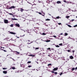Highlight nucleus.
I'll return each mask as SVG.
<instances>
[{
  "instance_id": "13",
  "label": "nucleus",
  "mask_w": 77,
  "mask_h": 77,
  "mask_svg": "<svg viewBox=\"0 0 77 77\" xmlns=\"http://www.w3.org/2000/svg\"><path fill=\"white\" fill-rule=\"evenodd\" d=\"M10 56H11V55H8L6 56V57H7V58H11V57H10Z\"/></svg>"
},
{
  "instance_id": "7",
  "label": "nucleus",
  "mask_w": 77,
  "mask_h": 77,
  "mask_svg": "<svg viewBox=\"0 0 77 77\" xmlns=\"http://www.w3.org/2000/svg\"><path fill=\"white\" fill-rule=\"evenodd\" d=\"M28 56H31L32 57H35V55H31V54H29V55H28Z\"/></svg>"
},
{
  "instance_id": "61",
  "label": "nucleus",
  "mask_w": 77,
  "mask_h": 77,
  "mask_svg": "<svg viewBox=\"0 0 77 77\" xmlns=\"http://www.w3.org/2000/svg\"><path fill=\"white\" fill-rule=\"evenodd\" d=\"M3 48H4H4H4V47H3Z\"/></svg>"
},
{
  "instance_id": "27",
  "label": "nucleus",
  "mask_w": 77,
  "mask_h": 77,
  "mask_svg": "<svg viewBox=\"0 0 77 77\" xmlns=\"http://www.w3.org/2000/svg\"><path fill=\"white\" fill-rule=\"evenodd\" d=\"M43 35H46V34H45V33L43 32L42 33Z\"/></svg>"
},
{
  "instance_id": "31",
  "label": "nucleus",
  "mask_w": 77,
  "mask_h": 77,
  "mask_svg": "<svg viewBox=\"0 0 77 77\" xmlns=\"http://www.w3.org/2000/svg\"><path fill=\"white\" fill-rule=\"evenodd\" d=\"M56 47H60V46L58 45H57L56 46Z\"/></svg>"
},
{
  "instance_id": "25",
  "label": "nucleus",
  "mask_w": 77,
  "mask_h": 77,
  "mask_svg": "<svg viewBox=\"0 0 77 77\" xmlns=\"http://www.w3.org/2000/svg\"><path fill=\"white\" fill-rule=\"evenodd\" d=\"M32 66L30 65H29V66H28V68H30V67H32Z\"/></svg>"
},
{
  "instance_id": "62",
  "label": "nucleus",
  "mask_w": 77,
  "mask_h": 77,
  "mask_svg": "<svg viewBox=\"0 0 77 77\" xmlns=\"http://www.w3.org/2000/svg\"><path fill=\"white\" fill-rule=\"evenodd\" d=\"M37 63L38 64V62H37Z\"/></svg>"
},
{
  "instance_id": "12",
  "label": "nucleus",
  "mask_w": 77,
  "mask_h": 77,
  "mask_svg": "<svg viewBox=\"0 0 77 77\" xmlns=\"http://www.w3.org/2000/svg\"><path fill=\"white\" fill-rule=\"evenodd\" d=\"M56 3L57 4H59L60 3H61V2L60 1H58Z\"/></svg>"
},
{
  "instance_id": "30",
  "label": "nucleus",
  "mask_w": 77,
  "mask_h": 77,
  "mask_svg": "<svg viewBox=\"0 0 77 77\" xmlns=\"http://www.w3.org/2000/svg\"><path fill=\"white\" fill-rule=\"evenodd\" d=\"M62 74H63V72H61L60 74V75H62Z\"/></svg>"
},
{
  "instance_id": "42",
  "label": "nucleus",
  "mask_w": 77,
  "mask_h": 77,
  "mask_svg": "<svg viewBox=\"0 0 77 77\" xmlns=\"http://www.w3.org/2000/svg\"><path fill=\"white\" fill-rule=\"evenodd\" d=\"M42 13L43 14H45V13H44V12H43V11H42Z\"/></svg>"
},
{
  "instance_id": "29",
  "label": "nucleus",
  "mask_w": 77,
  "mask_h": 77,
  "mask_svg": "<svg viewBox=\"0 0 77 77\" xmlns=\"http://www.w3.org/2000/svg\"><path fill=\"white\" fill-rule=\"evenodd\" d=\"M31 63V61H28L27 63Z\"/></svg>"
},
{
  "instance_id": "53",
  "label": "nucleus",
  "mask_w": 77,
  "mask_h": 77,
  "mask_svg": "<svg viewBox=\"0 0 77 77\" xmlns=\"http://www.w3.org/2000/svg\"><path fill=\"white\" fill-rule=\"evenodd\" d=\"M28 42H30V40H28Z\"/></svg>"
},
{
  "instance_id": "54",
  "label": "nucleus",
  "mask_w": 77,
  "mask_h": 77,
  "mask_svg": "<svg viewBox=\"0 0 77 77\" xmlns=\"http://www.w3.org/2000/svg\"><path fill=\"white\" fill-rule=\"evenodd\" d=\"M28 48H30V46L29 47V46H28Z\"/></svg>"
},
{
  "instance_id": "52",
  "label": "nucleus",
  "mask_w": 77,
  "mask_h": 77,
  "mask_svg": "<svg viewBox=\"0 0 77 77\" xmlns=\"http://www.w3.org/2000/svg\"><path fill=\"white\" fill-rule=\"evenodd\" d=\"M16 37H17V38H20V37H17L16 36Z\"/></svg>"
},
{
  "instance_id": "28",
  "label": "nucleus",
  "mask_w": 77,
  "mask_h": 77,
  "mask_svg": "<svg viewBox=\"0 0 77 77\" xmlns=\"http://www.w3.org/2000/svg\"><path fill=\"white\" fill-rule=\"evenodd\" d=\"M9 14L11 15L12 16H14V15L13 14H12V13H9Z\"/></svg>"
},
{
  "instance_id": "55",
  "label": "nucleus",
  "mask_w": 77,
  "mask_h": 77,
  "mask_svg": "<svg viewBox=\"0 0 77 77\" xmlns=\"http://www.w3.org/2000/svg\"><path fill=\"white\" fill-rule=\"evenodd\" d=\"M13 17H15V16H14V15H13Z\"/></svg>"
},
{
  "instance_id": "8",
  "label": "nucleus",
  "mask_w": 77,
  "mask_h": 77,
  "mask_svg": "<svg viewBox=\"0 0 77 77\" xmlns=\"http://www.w3.org/2000/svg\"><path fill=\"white\" fill-rule=\"evenodd\" d=\"M21 67H23V68H24V67H25V66H24V65L23 64H21L20 66Z\"/></svg>"
},
{
  "instance_id": "20",
  "label": "nucleus",
  "mask_w": 77,
  "mask_h": 77,
  "mask_svg": "<svg viewBox=\"0 0 77 77\" xmlns=\"http://www.w3.org/2000/svg\"><path fill=\"white\" fill-rule=\"evenodd\" d=\"M12 69H15V67H12Z\"/></svg>"
},
{
  "instance_id": "37",
  "label": "nucleus",
  "mask_w": 77,
  "mask_h": 77,
  "mask_svg": "<svg viewBox=\"0 0 77 77\" xmlns=\"http://www.w3.org/2000/svg\"><path fill=\"white\" fill-rule=\"evenodd\" d=\"M54 74H57V72H54Z\"/></svg>"
},
{
  "instance_id": "5",
  "label": "nucleus",
  "mask_w": 77,
  "mask_h": 77,
  "mask_svg": "<svg viewBox=\"0 0 77 77\" xmlns=\"http://www.w3.org/2000/svg\"><path fill=\"white\" fill-rule=\"evenodd\" d=\"M77 67H76L75 68H72V71H73L74 70H77Z\"/></svg>"
},
{
  "instance_id": "32",
  "label": "nucleus",
  "mask_w": 77,
  "mask_h": 77,
  "mask_svg": "<svg viewBox=\"0 0 77 77\" xmlns=\"http://www.w3.org/2000/svg\"><path fill=\"white\" fill-rule=\"evenodd\" d=\"M51 64H48V66H51Z\"/></svg>"
},
{
  "instance_id": "26",
  "label": "nucleus",
  "mask_w": 77,
  "mask_h": 77,
  "mask_svg": "<svg viewBox=\"0 0 77 77\" xmlns=\"http://www.w3.org/2000/svg\"><path fill=\"white\" fill-rule=\"evenodd\" d=\"M39 48V47H38V48H35V50H38Z\"/></svg>"
},
{
  "instance_id": "14",
  "label": "nucleus",
  "mask_w": 77,
  "mask_h": 77,
  "mask_svg": "<svg viewBox=\"0 0 77 77\" xmlns=\"http://www.w3.org/2000/svg\"><path fill=\"white\" fill-rule=\"evenodd\" d=\"M4 74H7V71H3Z\"/></svg>"
},
{
  "instance_id": "33",
  "label": "nucleus",
  "mask_w": 77,
  "mask_h": 77,
  "mask_svg": "<svg viewBox=\"0 0 77 77\" xmlns=\"http://www.w3.org/2000/svg\"><path fill=\"white\" fill-rule=\"evenodd\" d=\"M59 45H60L61 46V45H62V43H60L59 44Z\"/></svg>"
},
{
  "instance_id": "49",
  "label": "nucleus",
  "mask_w": 77,
  "mask_h": 77,
  "mask_svg": "<svg viewBox=\"0 0 77 77\" xmlns=\"http://www.w3.org/2000/svg\"><path fill=\"white\" fill-rule=\"evenodd\" d=\"M74 27H77V25H75L74 26Z\"/></svg>"
},
{
  "instance_id": "58",
  "label": "nucleus",
  "mask_w": 77,
  "mask_h": 77,
  "mask_svg": "<svg viewBox=\"0 0 77 77\" xmlns=\"http://www.w3.org/2000/svg\"><path fill=\"white\" fill-rule=\"evenodd\" d=\"M24 36V35H22L21 36Z\"/></svg>"
},
{
  "instance_id": "35",
  "label": "nucleus",
  "mask_w": 77,
  "mask_h": 77,
  "mask_svg": "<svg viewBox=\"0 0 77 77\" xmlns=\"http://www.w3.org/2000/svg\"><path fill=\"white\" fill-rule=\"evenodd\" d=\"M69 16H67L66 17V18H69Z\"/></svg>"
},
{
  "instance_id": "39",
  "label": "nucleus",
  "mask_w": 77,
  "mask_h": 77,
  "mask_svg": "<svg viewBox=\"0 0 77 77\" xmlns=\"http://www.w3.org/2000/svg\"><path fill=\"white\" fill-rule=\"evenodd\" d=\"M47 50H51V48H48L47 49Z\"/></svg>"
},
{
  "instance_id": "24",
  "label": "nucleus",
  "mask_w": 77,
  "mask_h": 77,
  "mask_svg": "<svg viewBox=\"0 0 77 77\" xmlns=\"http://www.w3.org/2000/svg\"><path fill=\"white\" fill-rule=\"evenodd\" d=\"M68 33H65V36H67L68 35Z\"/></svg>"
},
{
  "instance_id": "18",
  "label": "nucleus",
  "mask_w": 77,
  "mask_h": 77,
  "mask_svg": "<svg viewBox=\"0 0 77 77\" xmlns=\"http://www.w3.org/2000/svg\"><path fill=\"white\" fill-rule=\"evenodd\" d=\"M10 27H14V25L13 24H11L10 25Z\"/></svg>"
},
{
  "instance_id": "16",
  "label": "nucleus",
  "mask_w": 77,
  "mask_h": 77,
  "mask_svg": "<svg viewBox=\"0 0 77 77\" xmlns=\"http://www.w3.org/2000/svg\"><path fill=\"white\" fill-rule=\"evenodd\" d=\"M1 50H2L3 51H4L5 52H7V51H6L5 50H4L3 49H1Z\"/></svg>"
},
{
  "instance_id": "45",
  "label": "nucleus",
  "mask_w": 77,
  "mask_h": 77,
  "mask_svg": "<svg viewBox=\"0 0 77 77\" xmlns=\"http://www.w3.org/2000/svg\"><path fill=\"white\" fill-rule=\"evenodd\" d=\"M3 69H6V68H3Z\"/></svg>"
},
{
  "instance_id": "3",
  "label": "nucleus",
  "mask_w": 77,
  "mask_h": 77,
  "mask_svg": "<svg viewBox=\"0 0 77 77\" xmlns=\"http://www.w3.org/2000/svg\"><path fill=\"white\" fill-rule=\"evenodd\" d=\"M15 26H16V27H20V24H19L16 23L15 24Z\"/></svg>"
},
{
  "instance_id": "19",
  "label": "nucleus",
  "mask_w": 77,
  "mask_h": 77,
  "mask_svg": "<svg viewBox=\"0 0 77 77\" xmlns=\"http://www.w3.org/2000/svg\"><path fill=\"white\" fill-rule=\"evenodd\" d=\"M50 40H46V42H50Z\"/></svg>"
},
{
  "instance_id": "9",
  "label": "nucleus",
  "mask_w": 77,
  "mask_h": 77,
  "mask_svg": "<svg viewBox=\"0 0 77 77\" xmlns=\"http://www.w3.org/2000/svg\"><path fill=\"white\" fill-rule=\"evenodd\" d=\"M15 52L16 53V54L18 55V54H20V52H19L17 51H15Z\"/></svg>"
},
{
  "instance_id": "23",
  "label": "nucleus",
  "mask_w": 77,
  "mask_h": 77,
  "mask_svg": "<svg viewBox=\"0 0 77 77\" xmlns=\"http://www.w3.org/2000/svg\"><path fill=\"white\" fill-rule=\"evenodd\" d=\"M69 58H74V57H73V56H70Z\"/></svg>"
},
{
  "instance_id": "63",
  "label": "nucleus",
  "mask_w": 77,
  "mask_h": 77,
  "mask_svg": "<svg viewBox=\"0 0 77 77\" xmlns=\"http://www.w3.org/2000/svg\"><path fill=\"white\" fill-rule=\"evenodd\" d=\"M46 26H48V25H46Z\"/></svg>"
},
{
  "instance_id": "10",
  "label": "nucleus",
  "mask_w": 77,
  "mask_h": 77,
  "mask_svg": "<svg viewBox=\"0 0 77 77\" xmlns=\"http://www.w3.org/2000/svg\"><path fill=\"white\" fill-rule=\"evenodd\" d=\"M10 33H11V34H12V35L16 34V33H14L13 32H10Z\"/></svg>"
},
{
  "instance_id": "17",
  "label": "nucleus",
  "mask_w": 77,
  "mask_h": 77,
  "mask_svg": "<svg viewBox=\"0 0 77 77\" xmlns=\"http://www.w3.org/2000/svg\"><path fill=\"white\" fill-rule=\"evenodd\" d=\"M67 51H68V52H70V53H72V52L71 51V50H67Z\"/></svg>"
},
{
  "instance_id": "1",
  "label": "nucleus",
  "mask_w": 77,
  "mask_h": 77,
  "mask_svg": "<svg viewBox=\"0 0 77 77\" xmlns=\"http://www.w3.org/2000/svg\"><path fill=\"white\" fill-rule=\"evenodd\" d=\"M4 21L5 23L6 24H7L9 22H8V20H4Z\"/></svg>"
},
{
  "instance_id": "4",
  "label": "nucleus",
  "mask_w": 77,
  "mask_h": 77,
  "mask_svg": "<svg viewBox=\"0 0 77 77\" xmlns=\"http://www.w3.org/2000/svg\"><path fill=\"white\" fill-rule=\"evenodd\" d=\"M58 69V67L55 68L53 69V70L54 71H57V70Z\"/></svg>"
},
{
  "instance_id": "2",
  "label": "nucleus",
  "mask_w": 77,
  "mask_h": 77,
  "mask_svg": "<svg viewBox=\"0 0 77 77\" xmlns=\"http://www.w3.org/2000/svg\"><path fill=\"white\" fill-rule=\"evenodd\" d=\"M15 7L14 6H12L9 8V9H15Z\"/></svg>"
},
{
  "instance_id": "11",
  "label": "nucleus",
  "mask_w": 77,
  "mask_h": 77,
  "mask_svg": "<svg viewBox=\"0 0 77 77\" xmlns=\"http://www.w3.org/2000/svg\"><path fill=\"white\" fill-rule=\"evenodd\" d=\"M60 18L59 16L57 17L56 18H55L54 19L55 20H57V19H59V18Z\"/></svg>"
},
{
  "instance_id": "15",
  "label": "nucleus",
  "mask_w": 77,
  "mask_h": 77,
  "mask_svg": "<svg viewBox=\"0 0 77 77\" xmlns=\"http://www.w3.org/2000/svg\"><path fill=\"white\" fill-rule=\"evenodd\" d=\"M11 20H17V19H15V18H11Z\"/></svg>"
},
{
  "instance_id": "21",
  "label": "nucleus",
  "mask_w": 77,
  "mask_h": 77,
  "mask_svg": "<svg viewBox=\"0 0 77 77\" xmlns=\"http://www.w3.org/2000/svg\"><path fill=\"white\" fill-rule=\"evenodd\" d=\"M45 21H50V20L48 19H46Z\"/></svg>"
},
{
  "instance_id": "22",
  "label": "nucleus",
  "mask_w": 77,
  "mask_h": 77,
  "mask_svg": "<svg viewBox=\"0 0 77 77\" xmlns=\"http://www.w3.org/2000/svg\"><path fill=\"white\" fill-rule=\"evenodd\" d=\"M68 26V27H72V26H71L70 25H67Z\"/></svg>"
},
{
  "instance_id": "50",
  "label": "nucleus",
  "mask_w": 77,
  "mask_h": 77,
  "mask_svg": "<svg viewBox=\"0 0 77 77\" xmlns=\"http://www.w3.org/2000/svg\"><path fill=\"white\" fill-rule=\"evenodd\" d=\"M12 59H13V60L14 61H15V60H14V58H12Z\"/></svg>"
},
{
  "instance_id": "38",
  "label": "nucleus",
  "mask_w": 77,
  "mask_h": 77,
  "mask_svg": "<svg viewBox=\"0 0 77 77\" xmlns=\"http://www.w3.org/2000/svg\"><path fill=\"white\" fill-rule=\"evenodd\" d=\"M72 52L73 53H74L75 52V50H73L72 51Z\"/></svg>"
},
{
  "instance_id": "64",
  "label": "nucleus",
  "mask_w": 77,
  "mask_h": 77,
  "mask_svg": "<svg viewBox=\"0 0 77 77\" xmlns=\"http://www.w3.org/2000/svg\"><path fill=\"white\" fill-rule=\"evenodd\" d=\"M76 18H77V16H76Z\"/></svg>"
},
{
  "instance_id": "51",
  "label": "nucleus",
  "mask_w": 77,
  "mask_h": 77,
  "mask_svg": "<svg viewBox=\"0 0 77 77\" xmlns=\"http://www.w3.org/2000/svg\"><path fill=\"white\" fill-rule=\"evenodd\" d=\"M29 44H31L32 43V42H31L30 43H28Z\"/></svg>"
},
{
  "instance_id": "43",
  "label": "nucleus",
  "mask_w": 77,
  "mask_h": 77,
  "mask_svg": "<svg viewBox=\"0 0 77 77\" xmlns=\"http://www.w3.org/2000/svg\"><path fill=\"white\" fill-rule=\"evenodd\" d=\"M48 56H49V57H51V55H48Z\"/></svg>"
},
{
  "instance_id": "40",
  "label": "nucleus",
  "mask_w": 77,
  "mask_h": 77,
  "mask_svg": "<svg viewBox=\"0 0 77 77\" xmlns=\"http://www.w3.org/2000/svg\"><path fill=\"white\" fill-rule=\"evenodd\" d=\"M38 14H40V15H42V13H41L40 12H38Z\"/></svg>"
},
{
  "instance_id": "47",
  "label": "nucleus",
  "mask_w": 77,
  "mask_h": 77,
  "mask_svg": "<svg viewBox=\"0 0 77 77\" xmlns=\"http://www.w3.org/2000/svg\"><path fill=\"white\" fill-rule=\"evenodd\" d=\"M42 16H44V15H45V14H42Z\"/></svg>"
},
{
  "instance_id": "60",
  "label": "nucleus",
  "mask_w": 77,
  "mask_h": 77,
  "mask_svg": "<svg viewBox=\"0 0 77 77\" xmlns=\"http://www.w3.org/2000/svg\"><path fill=\"white\" fill-rule=\"evenodd\" d=\"M43 54H45V53H43Z\"/></svg>"
},
{
  "instance_id": "59",
  "label": "nucleus",
  "mask_w": 77,
  "mask_h": 77,
  "mask_svg": "<svg viewBox=\"0 0 77 77\" xmlns=\"http://www.w3.org/2000/svg\"><path fill=\"white\" fill-rule=\"evenodd\" d=\"M1 48H3V47H1Z\"/></svg>"
},
{
  "instance_id": "44",
  "label": "nucleus",
  "mask_w": 77,
  "mask_h": 77,
  "mask_svg": "<svg viewBox=\"0 0 77 77\" xmlns=\"http://www.w3.org/2000/svg\"><path fill=\"white\" fill-rule=\"evenodd\" d=\"M64 2H65V3H66V1L65 0H64L63 1Z\"/></svg>"
},
{
  "instance_id": "36",
  "label": "nucleus",
  "mask_w": 77,
  "mask_h": 77,
  "mask_svg": "<svg viewBox=\"0 0 77 77\" xmlns=\"http://www.w3.org/2000/svg\"><path fill=\"white\" fill-rule=\"evenodd\" d=\"M58 25H61V23H58Z\"/></svg>"
},
{
  "instance_id": "6",
  "label": "nucleus",
  "mask_w": 77,
  "mask_h": 77,
  "mask_svg": "<svg viewBox=\"0 0 77 77\" xmlns=\"http://www.w3.org/2000/svg\"><path fill=\"white\" fill-rule=\"evenodd\" d=\"M19 9L21 12H23V11H24V10L23 9V8H20Z\"/></svg>"
},
{
  "instance_id": "48",
  "label": "nucleus",
  "mask_w": 77,
  "mask_h": 77,
  "mask_svg": "<svg viewBox=\"0 0 77 77\" xmlns=\"http://www.w3.org/2000/svg\"><path fill=\"white\" fill-rule=\"evenodd\" d=\"M63 35V33H62L60 34V35Z\"/></svg>"
},
{
  "instance_id": "41",
  "label": "nucleus",
  "mask_w": 77,
  "mask_h": 77,
  "mask_svg": "<svg viewBox=\"0 0 77 77\" xmlns=\"http://www.w3.org/2000/svg\"><path fill=\"white\" fill-rule=\"evenodd\" d=\"M74 19H72L71 20V21H74Z\"/></svg>"
},
{
  "instance_id": "57",
  "label": "nucleus",
  "mask_w": 77,
  "mask_h": 77,
  "mask_svg": "<svg viewBox=\"0 0 77 77\" xmlns=\"http://www.w3.org/2000/svg\"><path fill=\"white\" fill-rule=\"evenodd\" d=\"M76 42H77V38L76 39Z\"/></svg>"
},
{
  "instance_id": "34",
  "label": "nucleus",
  "mask_w": 77,
  "mask_h": 77,
  "mask_svg": "<svg viewBox=\"0 0 77 77\" xmlns=\"http://www.w3.org/2000/svg\"><path fill=\"white\" fill-rule=\"evenodd\" d=\"M51 72H52V73H53H53H54V71H51Z\"/></svg>"
},
{
  "instance_id": "46",
  "label": "nucleus",
  "mask_w": 77,
  "mask_h": 77,
  "mask_svg": "<svg viewBox=\"0 0 77 77\" xmlns=\"http://www.w3.org/2000/svg\"><path fill=\"white\" fill-rule=\"evenodd\" d=\"M54 38H56V36H55V35H54Z\"/></svg>"
},
{
  "instance_id": "56",
  "label": "nucleus",
  "mask_w": 77,
  "mask_h": 77,
  "mask_svg": "<svg viewBox=\"0 0 77 77\" xmlns=\"http://www.w3.org/2000/svg\"><path fill=\"white\" fill-rule=\"evenodd\" d=\"M73 59V58H70V59Z\"/></svg>"
}]
</instances>
